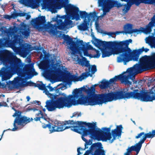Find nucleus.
Returning a JSON list of instances; mask_svg holds the SVG:
<instances>
[{
    "label": "nucleus",
    "mask_w": 155,
    "mask_h": 155,
    "mask_svg": "<svg viewBox=\"0 0 155 155\" xmlns=\"http://www.w3.org/2000/svg\"><path fill=\"white\" fill-rule=\"evenodd\" d=\"M18 29L14 26L7 29L1 27L0 23V46L2 47H10L16 54L24 58L27 55V51L33 50L31 45L24 43L22 37L27 38L29 35L30 30L28 26L24 24L18 26Z\"/></svg>",
    "instance_id": "f03ea898"
},
{
    "label": "nucleus",
    "mask_w": 155,
    "mask_h": 155,
    "mask_svg": "<svg viewBox=\"0 0 155 155\" xmlns=\"http://www.w3.org/2000/svg\"><path fill=\"white\" fill-rule=\"evenodd\" d=\"M67 15L61 17L57 15L52 18V21L56 22V24L51 25L49 23L45 25V16H41L31 20V23L34 27L39 31H42L44 28L51 35H56L57 30L66 31L74 26V23L70 20V17L66 12Z\"/></svg>",
    "instance_id": "39448f33"
},
{
    "label": "nucleus",
    "mask_w": 155,
    "mask_h": 155,
    "mask_svg": "<svg viewBox=\"0 0 155 155\" xmlns=\"http://www.w3.org/2000/svg\"><path fill=\"white\" fill-rule=\"evenodd\" d=\"M132 41L131 39L122 41H114L109 42L112 47H116L120 49L119 57L117 58L118 62H123L124 65L130 61H138L139 56L138 54H140L143 50L142 49L134 50L132 51L128 47V45Z\"/></svg>",
    "instance_id": "423d86ee"
},
{
    "label": "nucleus",
    "mask_w": 155,
    "mask_h": 155,
    "mask_svg": "<svg viewBox=\"0 0 155 155\" xmlns=\"http://www.w3.org/2000/svg\"><path fill=\"white\" fill-rule=\"evenodd\" d=\"M31 17V16L29 15H27V16L26 17V19H28Z\"/></svg>",
    "instance_id": "f704fd0d"
},
{
    "label": "nucleus",
    "mask_w": 155,
    "mask_h": 155,
    "mask_svg": "<svg viewBox=\"0 0 155 155\" xmlns=\"http://www.w3.org/2000/svg\"><path fill=\"white\" fill-rule=\"evenodd\" d=\"M26 99H27V100L28 101H29L30 99V97L29 96H27V97H26Z\"/></svg>",
    "instance_id": "c9c22d12"
},
{
    "label": "nucleus",
    "mask_w": 155,
    "mask_h": 155,
    "mask_svg": "<svg viewBox=\"0 0 155 155\" xmlns=\"http://www.w3.org/2000/svg\"><path fill=\"white\" fill-rule=\"evenodd\" d=\"M28 110H32L34 111H37V112L35 114V117L34 119L35 121L40 120V119H43L45 122L49 121V119H48L46 114H44L42 112L41 110H38L37 109H33L29 107L28 108Z\"/></svg>",
    "instance_id": "2eb2a0df"
},
{
    "label": "nucleus",
    "mask_w": 155,
    "mask_h": 155,
    "mask_svg": "<svg viewBox=\"0 0 155 155\" xmlns=\"http://www.w3.org/2000/svg\"><path fill=\"white\" fill-rule=\"evenodd\" d=\"M98 6L101 7L102 8L103 14L98 16H97L96 13L94 12L92 14H94L97 18L95 17V19H94L93 17L91 18V20L92 19L93 21L95 20V25L96 29L99 30L100 28L98 20L105 15L107 13L109 12L114 7L120 8L123 5L118 1L115 0H98Z\"/></svg>",
    "instance_id": "6e6552de"
},
{
    "label": "nucleus",
    "mask_w": 155,
    "mask_h": 155,
    "mask_svg": "<svg viewBox=\"0 0 155 155\" xmlns=\"http://www.w3.org/2000/svg\"><path fill=\"white\" fill-rule=\"evenodd\" d=\"M16 118L14 121L13 126L14 127L11 130L12 131H16L22 128L27 123H29L33 120L32 118H28L21 115V113L18 111H16L15 113L13 115Z\"/></svg>",
    "instance_id": "ddd939ff"
},
{
    "label": "nucleus",
    "mask_w": 155,
    "mask_h": 155,
    "mask_svg": "<svg viewBox=\"0 0 155 155\" xmlns=\"http://www.w3.org/2000/svg\"><path fill=\"white\" fill-rule=\"evenodd\" d=\"M145 40L146 43H148L151 48H155V37L153 36H149L146 38Z\"/></svg>",
    "instance_id": "aec40b11"
},
{
    "label": "nucleus",
    "mask_w": 155,
    "mask_h": 155,
    "mask_svg": "<svg viewBox=\"0 0 155 155\" xmlns=\"http://www.w3.org/2000/svg\"><path fill=\"white\" fill-rule=\"evenodd\" d=\"M64 40L67 45V49L71 53L73 61L77 64L85 66L86 72L82 73L78 77L77 75L71 74L67 71V69L63 66L59 57H56L53 54L50 55L48 60L41 61L39 64L40 68L44 70L43 76L49 80L52 83L57 81L59 75L66 74V81H82L88 76H92L97 71L96 66L91 67L89 61L86 58L82 57L83 54L86 56L90 57L91 54L88 53V50H93L92 47L89 44L90 43H86L83 41L77 40L76 43L68 35L64 37Z\"/></svg>",
    "instance_id": "f257e3e1"
},
{
    "label": "nucleus",
    "mask_w": 155,
    "mask_h": 155,
    "mask_svg": "<svg viewBox=\"0 0 155 155\" xmlns=\"http://www.w3.org/2000/svg\"><path fill=\"white\" fill-rule=\"evenodd\" d=\"M155 136V130L151 132L145 134L142 137V139L135 145L129 147L124 155H137L139 153L142 147V144L144 143L147 138H152Z\"/></svg>",
    "instance_id": "9b49d317"
},
{
    "label": "nucleus",
    "mask_w": 155,
    "mask_h": 155,
    "mask_svg": "<svg viewBox=\"0 0 155 155\" xmlns=\"http://www.w3.org/2000/svg\"><path fill=\"white\" fill-rule=\"evenodd\" d=\"M68 0H48L46 8L52 13L57 12L56 9H60L64 7L67 14L71 20L76 21L81 20L80 18H84L83 22L78 26V29L81 31H85L91 20V18L93 17L94 19L97 17L94 14L87 15L85 11H80L79 8L76 6L68 4Z\"/></svg>",
    "instance_id": "20e7f679"
},
{
    "label": "nucleus",
    "mask_w": 155,
    "mask_h": 155,
    "mask_svg": "<svg viewBox=\"0 0 155 155\" xmlns=\"http://www.w3.org/2000/svg\"><path fill=\"white\" fill-rule=\"evenodd\" d=\"M39 0H20L19 2L32 8H35L39 6Z\"/></svg>",
    "instance_id": "a211bd4d"
},
{
    "label": "nucleus",
    "mask_w": 155,
    "mask_h": 155,
    "mask_svg": "<svg viewBox=\"0 0 155 155\" xmlns=\"http://www.w3.org/2000/svg\"><path fill=\"white\" fill-rule=\"evenodd\" d=\"M133 123H134V124H135V122L134 121H133Z\"/></svg>",
    "instance_id": "79ce46f5"
},
{
    "label": "nucleus",
    "mask_w": 155,
    "mask_h": 155,
    "mask_svg": "<svg viewBox=\"0 0 155 155\" xmlns=\"http://www.w3.org/2000/svg\"><path fill=\"white\" fill-rule=\"evenodd\" d=\"M18 16V13L15 12L11 15L12 18H15Z\"/></svg>",
    "instance_id": "c85d7f7f"
},
{
    "label": "nucleus",
    "mask_w": 155,
    "mask_h": 155,
    "mask_svg": "<svg viewBox=\"0 0 155 155\" xmlns=\"http://www.w3.org/2000/svg\"><path fill=\"white\" fill-rule=\"evenodd\" d=\"M154 30H155V29H154ZM154 34L155 35V31H154Z\"/></svg>",
    "instance_id": "37998d69"
},
{
    "label": "nucleus",
    "mask_w": 155,
    "mask_h": 155,
    "mask_svg": "<svg viewBox=\"0 0 155 155\" xmlns=\"http://www.w3.org/2000/svg\"><path fill=\"white\" fill-rule=\"evenodd\" d=\"M4 17L6 19H10L11 18H12L11 15L9 16L8 15H4Z\"/></svg>",
    "instance_id": "2f4dec72"
},
{
    "label": "nucleus",
    "mask_w": 155,
    "mask_h": 155,
    "mask_svg": "<svg viewBox=\"0 0 155 155\" xmlns=\"http://www.w3.org/2000/svg\"><path fill=\"white\" fill-rule=\"evenodd\" d=\"M81 115L80 113H79L78 112H74V113L73 115L71 117H78L81 116Z\"/></svg>",
    "instance_id": "393cba45"
},
{
    "label": "nucleus",
    "mask_w": 155,
    "mask_h": 155,
    "mask_svg": "<svg viewBox=\"0 0 155 155\" xmlns=\"http://www.w3.org/2000/svg\"><path fill=\"white\" fill-rule=\"evenodd\" d=\"M96 52V54L94 56V57L95 58H98L100 56V54L99 53L98 51L95 50Z\"/></svg>",
    "instance_id": "bb28decb"
},
{
    "label": "nucleus",
    "mask_w": 155,
    "mask_h": 155,
    "mask_svg": "<svg viewBox=\"0 0 155 155\" xmlns=\"http://www.w3.org/2000/svg\"><path fill=\"white\" fill-rule=\"evenodd\" d=\"M102 52V57L103 58L109 57L112 54H120V49L116 47L106 45L103 49L101 50Z\"/></svg>",
    "instance_id": "4468645a"
},
{
    "label": "nucleus",
    "mask_w": 155,
    "mask_h": 155,
    "mask_svg": "<svg viewBox=\"0 0 155 155\" xmlns=\"http://www.w3.org/2000/svg\"><path fill=\"white\" fill-rule=\"evenodd\" d=\"M12 109L14 110H15V109H14V107H12Z\"/></svg>",
    "instance_id": "a19ab883"
},
{
    "label": "nucleus",
    "mask_w": 155,
    "mask_h": 155,
    "mask_svg": "<svg viewBox=\"0 0 155 155\" xmlns=\"http://www.w3.org/2000/svg\"><path fill=\"white\" fill-rule=\"evenodd\" d=\"M7 104L5 102L3 103H0V107L1 106L6 107L7 106Z\"/></svg>",
    "instance_id": "473e14b6"
},
{
    "label": "nucleus",
    "mask_w": 155,
    "mask_h": 155,
    "mask_svg": "<svg viewBox=\"0 0 155 155\" xmlns=\"http://www.w3.org/2000/svg\"><path fill=\"white\" fill-rule=\"evenodd\" d=\"M140 64L134 66V69L131 71L133 78L135 74L153 68H155V53L151 56H145L140 59Z\"/></svg>",
    "instance_id": "0eeeda50"
},
{
    "label": "nucleus",
    "mask_w": 155,
    "mask_h": 155,
    "mask_svg": "<svg viewBox=\"0 0 155 155\" xmlns=\"http://www.w3.org/2000/svg\"><path fill=\"white\" fill-rule=\"evenodd\" d=\"M135 4L134 3H131L130 4H128L127 3V4L124 5V8L122 9V12L124 14H125L127 13L128 11L130 9L131 6Z\"/></svg>",
    "instance_id": "412c9836"
},
{
    "label": "nucleus",
    "mask_w": 155,
    "mask_h": 155,
    "mask_svg": "<svg viewBox=\"0 0 155 155\" xmlns=\"http://www.w3.org/2000/svg\"><path fill=\"white\" fill-rule=\"evenodd\" d=\"M42 124V127L44 128H46L47 127H48V128H49V126H52V125L51 124H47V125H45L44 123H43V124Z\"/></svg>",
    "instance_id": "c756f323"
},
{
    "label": "nucleus",
    "mask_w": 155,
    "mask_h": 155,
    "mask_svg": "<svg viewBox=\"0 0 155 155\" xmlns=\"http://www.w3.org/2000/svg\"><path fill=\"white\" fill-rule=\"evenodd\" d=\"M26 14L24 12H23V13L18 12V16H24Z\"/></svg>",
    "instance_id": "7c9ffc66"
},
{
    "label": "nucleus",
    "mask_w": 155,
    "mask_h": 155,
    "mask_svg": "<svg viewBox=\"0 0 155 155\" xmlns=\"http://www.w3.org/2000/svg\"><path fill=\"white\" fill-rule=\"evenodd\" d=\"M92 143V141L91 140L85 142V149L88 148V146L91 145L83 155H106V151L104 150L101 143L97 142L91 144Z\"/></svg>",
    "instance_id": "9d476101"
},
{
    "label": "nucleus",
    "mask_w": 155,
    "mask_h": 155,
    "mask_svg": "<svg viewBox=\"0 0 155 155\" xmlns=\"http://www.w3.org/2000/svg\"><path fill=\"white\" fill-rule=\"evenodd\" d=\"M145 134H144V132H141L139 134H138L137 136H136L135 137V138L136 139H138L140 138L143 135L144 136Z\"/></svg>",
    "instance_id": "a878e982"
},
{
    "label": "nucleus",
    "mask_w": 155,
    "mask_h": 155,
    "mask_svg": "<svg viewBox=\"0 0 155 155\" xmlns=\"http://www.w3.org/2000/svg\"><path fill=\"white\" fill-rule=\"evenodd\" d=\"M5 131V130H4V131H3V134H2V137H1V138H0V140H1L2 138V136H3V134H4V132Z\"/></svg>",
    "instance_id": "4c0bfd02"
},
{
    "label": "nucleus",
    "mask_w": 155,
    "mask_h": 155,
    "mask_svg": "<svg viewBox=\"0 0 155 155\" xmlns=\"http://www.w3.org/2000/svg\"><path fill=\"white\" fill-rule=\"evenodd\" d=\"M144 95V96L145 97H147L152 99L151 101H152L153 100H155V90H154V92L152 90L150 91V94L149 95Z\"/></svg>",
    "instance_id": "4be33fe9"
},
{
    "label": "nucleus",
    "mask_w": 155,
    "mask_h": 155,
    "mask_svg": "<svg viewBox=\"0 0 155 155\" xmlns=\"http://www.w3.org/2000/svg\"><path fill=\"white\" fill-rule=\"evenodd\" d=\"M120 32L118 31H116V32H106L105 34L106 35H108L109 36H111L112 37H114L113 35H118L119 34Z\"/></svg>",
    "instance_id": "5701e85b"
},
{
    "label": "nucleus",
    "mask_w": 155,
    "mask_h": 155,
    "mask_svg": "<svg viewBox=\"0 0 155 155\" xmlns=\"http://www.w3.org/2000/svg\"><path fill=\"white\" fill-rule=\"evenodd\" d=\"M42 110L44 112H45L46 110V109L45 108H43Z\"/></svg>",
    "instance_id": "58836bf2"
},
{
    "label": "nucleus",
    "mask_w": 155,
    "mask_h": 155,
    "mask_svg": "<svg viewBox=\"0 0 155 155\" xmlns=\"http://www.w3.org/2000/svg\"><path fill=\"white\" fill-rule=\"evenodd\" d=\"M152 82H151L150 84L149 83L148 84V86L150 87V85L153 84L154 86L152 87L151 89H150L149 91H147L145 92V91H139L140 93H141V94H142V95H149V94H150V91L153 90V91L154 92V90L155 89H154V87H155V78L154 79H152Z\"/></svg>",
    "instance_id": "6ab92c4d"
},
{
    "label": "nucleus",
    "mask_w": 155,
    "mask_h": 155,
    "mask_svg": "<svg viewBox=\"0 0 155 155\" xmlns=\"http://www.w3.org/2000/svg\"><path fill=\"white\" fill-rule=\"evenodd\" d=\"M85 150L84 149H83L82 148H78L77 149V152L78 153V154L77 155H80L81 154H82V152H80V150Z\"/></svg>",
    "instance_id": "cd10ccee"
},
{
    "label": "nucleus",
    "mask_w": 155,
    "mask_h": 155,
    "mask_svg": "<svg viewBox=\"0 0 155 155\" xmlns=\"http://www.w3.org/2000/svg\"><path fill=\"white\" fill-rule=\"evenodd\" d=\"M42 53H41V55H40V58H42Z\"/></svg>",
    "instance_id": "e433bc0d"
},
{
    "label": "nucleus",
    "mask_w": 155,
    "mask_h": 155,
    "mask_svg": "<svg viewBox=\"0 0 155 155\" xmlns=\"http://www.w3.org/2000/svg\"><path fill=\"white\" fill-rule=\"evenodd\" d=\"M6 5H0V7L2 9V10L4 11V8L6 6Z\"/></svg>",
    "instance_id": "72a5a7b5"
},
{
    "label": "nucleus",
    "mask_w": 155,
    "mask_h": 155,
    "mask_svg": "<svg viewBox=\"0 0 155 155\" xmlns=\"http://www.w3.org/2000/svg\"><path fill=\"white\" fill-rule=\"evenodd\" d=\"M149 50V49H146V51H147Z\"/></svg>",
    "instance_id": "ea45409f"
},
{
    "label": "nucleus",
    "mask_w": 155,
    "mask_h": 155,
    "mask_svg": "<svg viewBox=\"0 0 155 155\" xmlns=\"http://www.w3.org/2000/svg\"><path fill=\"white\" fill-rule=\"evenodd\" d=\"M91 42L95 46L101 50L103 49V48H104L106 45H109L111 46V45H110L109 42H112V41L106 42L102 41L95 38H93L91 40Z\"/></svg>",
    "instance_id": "dca6fc26"
},
{
    "label": "nucleus",
    "mask_w": 155,
    "mask_h": 155,
    "mask_svg": "<svg viewBox=\"0 0 155 155\" xmlns=\"http://www.w3.org/2000/svg\"><path fill=\"white\" fill-rule=\"evenodd\" d=\"M76 122L74 123L72 120H69L65 122H61L60 121H56L54 125H52V126H51L49 127V129L50 133L55 131H62L64 130L69 128H72L76 126Z\"/></svg>",
    "instance_id": "f8f14e48"
},
{
    "label": "nucleus",
    "mask_w": 155,
    "mask_h": 155,
    "mask_svg": "<svg viewBox=\"0 0 155 155\" xmlns=\"http://www.w3.org/2000/svg\"><path fill=\"white\" fill-rule=\"evenodd\" d=\"M60 85V84L58 85L56 87H52L50 86V91H56V92H57V91H59V89L61 88V90H62L63 88L61 87L58 88V87Z\"/></svg>",
    "instance_id": "b1692460"
},
{
    "label": "nucleus",
    "mask_w": 155,
    "mask_h": 155,
    "mask_svg": "<svg viewBox=\"0 0 155 155\" xmlns=\"http://www.w3.org/2000/svg\"><path fill=\"white\" fill-rule=\"evenodd\" d=\"M154 26H155V15L151 19V22L146 26L145 28L141 27L139 30L133 29L132 25L127 24L124 26V29L126 33L132 34V35L136 36L137 34L142 32L146 34L150 33L151 31L152 28Z\"/></svg>",
    "instance_id": "1a4fd4ad"
},
{
    "label": "nucleus",
    "mask_w": 155,
    "mask_h": 155,
    "mask_svg": "<svg viewBox=\"0 0 155 155\" xmlns=\"http://www.w3.org/2000/svg\"><path fill=\"white\" fill-rule=\"evenodd\" d=\"M96 123L77 121L76 126L72 128V130L82 134V139L85 142L87 140L84 137L88 135L93 139L105 141H109L110 143L117 138L120 137L123 129L121 125L117 126L116 129L112 130V137L110 133L111 126L109 128H102L101 130L97 128Z\"/></svg>",
    "instance_id": "7ed1b4c3"
},
{
    "label": "nucleus",
    "mask_w": 155,
    "mask_h": 155,
    "mask_svg": "<svg viewBox=\"0 0 155 155\" xmlns=\"http://www.w3.org/2000/svg\"><path fill=\"white\" fill-rule=\"evenodd\" d=\"M122 1L126 2L128 4L134 3L136 5H139L141 3L145 4L153 5L155 6V0H120Z\"/></svg>",
    "instance_id": "f3484780"
}]
</instances>
